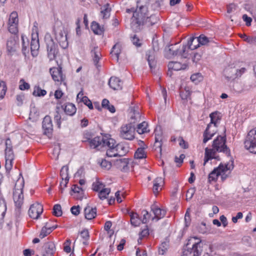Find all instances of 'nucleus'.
<instances>
[{
	"label": "nucleus",
	"instance_id": "obj_33",
	"mask_svg": "<svg viewBox=\"0 0 256 256\" xmlns=\"http://www.w3.org/2000/svg\"><path fill=\"white\" fill-rule=\"evenodd\" d=\"M146 147H140L137 149L134 154V158L136 159H142L146 158V156L144 151Z\"/></svg>",
	"mask_w": 256,
	"mask_h": 256
},
{
	"label": "nucleus",
	"instance_id": "obj_58",
	"mask_svg": "<svg viewBox=\"0 0 256 256\" xmlns=\"http://www.w3.org/2000/svg\"><path fill=\"white\" fill-rule=\"evenodd\" d=\"M190 80L193 82L197 83L198 82H200L202 80V74L200 73L193 74L190 76Z\"/></svg>",
	"mask_w": 256,
	"mask_h": 256
},
{
	"label": "nucleus",
	"instance_id": "obj_10",
	"mask_svg": "<svg viewBox=\"0 0 256 256\" xmlns=\"http://www.w3.org/2000/svg\"><path fill=\"white\" fill-rule=\"evenodd\" d=\"M234 168V160L230 158V162L227 164H220L219 166L214 168L208 176L209 181L216 180L221 172H224V170H233Z\"/></svg>",
	"mask_w": 256,
	"mask_h": 256
},
{
	"label": "nucleus",
	"instance_id": "obj_60",
	"mask_svg": "<svg viewBox=\"0 0 256 256\" xmlns=\"http://www.w3.org/2000/svg\"><path fill=\"white\" fill-rule=\"evenodd\" d=\"M61 118L62 116L59 112L56 111L54 116V120L58 125V127L60 128L61 125Z\"/></svg>",
	"mask_w": 256,
	"mask_h": 256
},
{
	"label": "nucleus",
	"instance_id": "obj_40",
	"mask_svg": "<svg viewBox=\"0 0 256 256\" xmlns=\"http://www.w3.org/2000/svg\"><path fill=\"white\" fill-rule=\"evenodd\" d=\"M110 189L109 188H102L99 191L98 196V198L104 200L107 198V196L110 194Z\"/></svg>",
	"mask_w": 256,
	"mask_h": 256
},
{
	"label": "nucleus",
	"instance_id": "obj_56",
	"mask_svg": "<svg viewBox=\"0 0 256 256\" xmlns=\"http://www.w3.org/2000/svg\"><path fill=\"white\" fill-rule=\"evenodd\" d=\"M142 224H146L148 222V220L150 218L151 214H149L146 210H142Z\"/></svg>",
	"mask_w": 256,
	"mask_h": 256
},
{
	"label": "nucleus",
	"instance_id": "obj_51",
	"mask_svg": "<svg viewBox=\"0 0 256 256\" xmlns=\"http://www.w3.org/2000/svg\"><path fill=\"white\" fill-rule=\"evenodd\" d=\"M7 90L6 83L3 82H0V100L4 98Z\"/></svg>",
	"mask_w": 256,
	"mask_h": 256
},
{
	"label": "nucleus",
	"instance_id": "obj_55",
	"mask_svg": "<svg viewBox=\"0 0 256 256\" xmlns=\"http://www.w3.org/2000/svg\"><path fill=\"white\" fill-rule=\"evenodd\" d=\"M190 92L189 90L184 89L180 92V96L182 100H187L190 97Z\"/></svg>",
	"mask_w": 256,
	"mask_h": 256
},
{
	"label": "nucleus",
	"instance_id": "obj_18",
	"mask_svg": "<svg viewBox=\"0 0 256 256\" xmlns=\"http://www.w3.org/2000/svg\"><path fill=\"white\" fill-rule=\"evenodd\" d=\"M104 138V136H96L92 139L88 138V141L89 142L90 147L98 150H101Z\"/></svg>",
	"mask_w": 256,
	"mask_h": 256
},
{
	"label": "nucleus",
	"instance_id": "obj_42",
	"mask_svg": "<svg viewBox=\"0 0 256 256\" xmlns=\"http://www.w3.org/2000/svg\"><path fill=\"white\" fill-rule=\"evenodd\" d=\"M168 69L174 70H179L183 69L182 66L180 63L176 62H170L168 64Z\"/></svg>",
	"mask_w": 256,
	"mask_h": 256
},
{
	"label": "nucleus",
	"instance_id": "obj_12",
	"mask_svg": "<svg viewBox=\"0 0 256 256\" xmlns=\"http://www.w3.org/2000/svg\"><path fill=\"white\" fill-rule=\"evenodd\" d=\"M50 72L54 80L64 82V84L66 85V83L64 82L66 76L62 74V67L59 66L57 68H52L50 69Z\"/></svg>",
	"mask_w": 256,
	"mask_h": 256
},
{
	"label": "nucleus",
	"instance_id": "obj_26",
	"mask_svg": "<svg viewBox=\"0 0 256 256\" xmlns=\"http://www.w3.org/2000/svg\"><path fill=\"white\" fill-rule=\"evenodd\" d=\"M122 52V45L120 43L116 44L112 47L110 52L112 56L115 58L116 62L118 61L119 55Z\"/></svg>",
	"mask_w": 256,
	"mask_h": 256
},
{
	"label": "nucleus",
	"instance_id": "obj_19",
	"mask_svg": "<svg viewBox=\"0 0 256 256\" xmlns=\"http://www.w3.org/2000/svg\"><path fill=\"white\" fill-rule=\"evenodd\" d=\"M154 54V52L152 51H148L146 52V56L152 72L156 74V62L155 60Z\"/></svg>",
	"mask_w": 256,
	"mask_h": 256
},
{
	"label": "nucleus",
	"instance_id": "obj_62",
	"mask_svg": "<svg viewBox=\"0 0 256 256\" xmlns=\"http://www.w3.org/2000/svg\"><path fill=\"white\" fill-rule=\"evenodd\" d=\"M232 170H224V172H221L219 176H221V179L222 181H224L228 177L229 174L230 173V171Z\"/></svg>",
	"mask_w": 256,
	"mask_h": 256
},
{
	"label": "nucleus",
	"instance_id": "obj_30",
	"mask_svg": "<svg viewBox=\"0 0 256 256\" xmlns=\"http://www.w3.org/2000/svg\"><path fill=\"white\" fill-rule=\"evenodd\" d=\"M64 109L65 113L69 116L74 115L76 110L75 106L72 103L66 104Z\"/></svg>",
	"mask_w": 256,
	"mask_h": 256
},
{
	"label": "nucleus",
	"instance_id": "obj_47",
	"mask_svg": "<svg viewBox=\"0 0 256 256\" xmlns=\"http://www.w3.org/2000/svg\"><path fill=\"white\" fill-rule=\"evenodd\" d=\"M169 246L168 242H164L162 243L160 246L159 247L158 253L160 254L164 255L166 250H168Z\"/></svg>",
	"mask_w": 256,
	"mask_h": 256
},
{
	"label": "nucleus",
	"instance_id": "obj_36",
	"mask_svg": "<svg viewBox=\"0 0 256 256\" xmlns=\"http://www.w3.org/2000/svg\"><path fill=\"white\" fill-rule=\"evenodd\" d=\"M91 28L94 32L97 34H101L103 32V28H102L98 22H92L91 25Z\"/></svg>",
	"mask_w": 256,
	"mask_h": 256
},
{
	"label": "nucleus",
	"instance_id": "obj_50",
	"mask_svg": "<svg viewBox=\"0 0 256 256\" xmlns=\"http://www.w3.org/2000/svg\"><path fill=\"white\" fill-rule=\"evenodd\" d=\"M80 236L84 240L83 244L86 245L88 244L87 241L89 240L90 238V235L88 230L86 229H84L80 232Z\"/></svg>",
	"mask_w": 256,
	"mask_h": 256
},
{
	"label": "nucleus",
	"instance_id": "obj_11",
	"mask_svg": "<svg viewBox=\"0 0 256 256\" xmlns=\"http://www.w3.org/2000/svg\"><path fill=\"white\" fill-rule=\"evenodd\" d=\"M187 45H183L182 50L180 51L178 48H174L172 44L170 45L165 48V56L168 58H172L174 56L180 55L183 58L187 57V54L186 53Z\"/></svg>",
	"mask_w": 256,
	"mask_h": 256
},
{
	"label": "nucleus",
	"instance_id": "obj_49",
	"mask_svg": "<svg viewBox=\"0 0 256 256\" xmlns=\"http://www.w3.org/2000/svg\"><path fill=\"white\" fill-rule=\"evenodd\" d=\"M98 163L101 166L102 168L106 170H109L112 166L111 162L107 161L105 159L99 160Z\"/></svg>",
	"mask_w": 256,
	"mask_h": 256
},
{
	"label": "nucleus",
	"instance_id": "obj_29",
	"mask_svg": "<svg viewBox=\"0 0 256 256\" xmlns=\"http://www.w3.org/2000/svg\"><path fill=\"white\" fill-rule=\"evenodd\" d=\"M40 48L38 39L32 38L30 42V50L33 56L37 55V51Z\"/></svg>",
	"mask_w": 256,
	"mask_h": 256
},
{
	"label": "nucleus",
	"instance_id": "obj_46",
	"mask_svg": "<svg viewBox=\"0 0 256 256\" xmlns=\"http://www.w3.org/2000/svg\"><path fill=\"white\" fill-rule=\"evenodd\" d=\"M110 10L111 9L108 4L104 6L103 9L101 11V13L103 14L104 18H108L110 17Z\"/></svg>",
	"mask_w": 256,
	"mask_h": 256
},
{
	"label": "nucleus",
	"instance_id": "obj_5",
	"mask_svg": "<svg viewBox=\"0 0 256 256\" xmlns=\"http://www.w3.org/2000/svg\"><path fill=\"white\" fill-rule=\"evenodd\" d=\"M102 148L106 150V155L108 157H115L118 156L116 149V142L112 138L104 136V140L102 143Z\"/></svg>",
	"mask_w": 256,
	"mask_h": 256
},
{
	"label": "nucleus",
	"instance_id": "obj_39",
	"mask_svg": "<svg viewBox=\"0 0 256 256\" xmlns=\"http://www.w3.org/2000/svg\"><path fill=\"white\" fill-rule=\"evenodd\" d=\"M256 86V80H252L248 81L244 86L243 91H248Z\"/></svg>",
	"mask_w": 256,
	"mask_h": 256
},
{
	"label": "nucleus",
	"instance_id": "obj_16",
	"mask_svg": "<svg viewBox=\"0 0 256 256\" xmlns=\"http://www.w3.org/2000/svg\"><path fill=\"white\" fill-rule=\"evenodd\" d=\"M150 209L154 214V216L152 218V221L158 222L166 216V210L160 208L155 203L151 206Z\"/></svg>",
	"mask_w": 256,
	"mask_h": 256
},
{
	"label": "nucleus",
	"instance_id": "obj_2",
	"mask_svg": "<svg viewBox=\"0 0 256 256\" xmlns=\"http://www.w3.org/2000/svg\"><path fill=\"white\" fill-rule=\"evenodd\" d=\"M147 8L144 6H141L134 12L132 18L131 27L134 31L140 30L141 26H143L146 22L147 14Z\"/></svg>",
	"mask_w": 256,
	"mask_h": 256
},
{
	"label": "nucleus",
	"instance_id": "obj_1",
	"mask_svg": "<svg viewBox=\"0 0 256 256\" xmlns=\"http://www.w3.org/2000/svg\"><path fill=\"white\" fill-rule=\"evenodd\" d=\"M202 252V244L196 237L190 238L184 246L181 256H200Z\"/></svg>",
	"mask_w": 256,
	"mask_h": 256
},
{
	"label": "nucleus",
	"instance_id": "obj_20",
	"mask_svg": "<svg viewBox=\"0 0 256 256\" xmlns=\"http://www.w3.org/2000/svg\"><path fill=\"white\" fill-rule=\"evenodd\" d=\"M204 165H205L206 163L210 160L213 158L220 160L219 157L216 156V152H218L214 148H206L204 150Z\"/></svg>",
	"mask_w": 256,
	"mask_h": 256
},
{
	"label": "nucleus",
	"instance_id": "obj_7",
	"mask_svg": "<svg viewBox=\"0 0 256 256\" xmlns=\"http://www.w3.org/2000/svg\"><path fill=\"white\" fill-rule=\"evenodd\" d=\"M212 38H209L204 34H200L198 37H192L188 42V48L194 50L200 46V45H206L212 41Z\"/></svg>",
	"mask_w": 256,
	"mask_h": 256
},
{
	"label": "nucleus",
	"instance_id": "obj_35",
	"mask_svg": "<svg viewBox=\"0 0 256 256\" xmlns=\"http://www.w3.org/2000/svg\"><path fill=\"white\" fill-rule=\"evenodd\" d=\"M152 232V230H150L148 228V226H145V228L143 230H142L139 234L140 236L138 240V242L140 243V240H141L143 238L148 236Z\"/></svg>",
	"mask_w": 256,
	"mask_h": 256
},
{
	"label": "nucleus",
	"instance_id": "obj_13",
	"mask_svg": "<svg viewBox=\"0 0 256 256\" xmlns=\"http://www.w3.org/2000/svg\"><path fill=\"white\" fill-rule=\"evenodd\" d=\"M42 212V206L38 202H36L30 206L28 210V214L31 218L36 220L39 218Z\"/></svg>",
	"mask_w": 256,
	"mask_h": 256
},
{
	"label": "nucleus",
	"instance_id": "obj_8",
	"mask_svg": "<svg viewBox=\"0 0 256 256\" xmlns=\"http://www.w3.org/2000/svg\"><path fill=\"white\" fill-rule=\"evenodd\" d=\"M135 130V126L132 123L122 124L119 130V136L122 139L132 140L134 138Z\"/></svg>",
	"mask_w": 256,
	"mask_h": 256
},
{
	"label": "nucleus",
	"instance_id": "obj_34",
	"mask_svg": "<svg viewBox=\"0 0 256 256\" xmlns=\"http://www.w3.org/2000/svg\"><path fill=\"white\" fill-rule=\"evenodd\" d=\"M155 142L154 144V147L155 150L157 148H159L160 152L162 151V136L160 134H157L156 132L155 131Z\"/></svg>",
	"mask_w": 256,
	"mask_h": 256
},
{
	"label": "nucleus",
	"instance_id": "obj_41",
	"mask_svg": "<svg viewBox=\"0 0 256 256\" xmlns=\"http://www.w3.org/2000/svg\"><path fill=\"white\" fill-rule=\"evenodd\" d=\"M158 21V18L155 15H152L150 17L147 16L146 20L145 23L148 26H150L157 23Z\"/></svg>",
	"mask_w": 256,
	"mask_h": 256
},
{
	"label": "nucleus",
	"instance_id": "obj_23",
	"mask_svg": "<svg viewBox=\"0 0 256 256\" xmlns=\"http://www.w3.org/2000/svg\"><path fill=\"white\" fill-rule=\"evenodd\" d=\"M84 217L88 220L95 218L96 216V208L87 205L84 209Z\"/></svg>",
	"mask_w": 256,
	"mask_h": 256
},
{
	"label": "nucleus",
	"instance_id": "obj_43",
	"mask_svg": "<svg viewBox=\"0 0 256 256\" xmlns=\"http://www.w3.org/2000/svg\"><path fill=\"white\" fill-rule=\"evenodd\" d=\"M116 148L118 152V156H122L128 152V148L120 144H117Z\"/></svg>",
	"mask_w": 256,
	"mask_h": 256
},
{
	"label": "nucleus",
	"instance_id": "obj_3",
	"mask_svg": "<svg viewBox=\"0 0 256 256\" xmlns=\"http://www.w3.org/2000/svg\"><path fill=\"white\" fill-rule=\"evenodd\" d=\"M24 186V180L22 178L20 181L18 180L16 183L13 192V199L16 207V214H20V209L24 203L23 188Z\"/></svg>",
	"mask_w": 256,
	"mask_h": 256
},
{
	"label": "nucleus",
	"instance_id": "obj_53",
	"mask_svg": "<svg viewBox=\"0 0 256 256\" xmlns=\"http://www.w3.org/2000/svg\"><path fill=\"white\" fill-rule=\"evenodd\" d=\"M210 122L214 125H217L218 122L220 121V119L217 116V112H212L210 114Z\"/></svg>",
	"mask_w": 256,
	"mask_h": 256
},
{
	"label": "nucleus",
	"instance_id": "obj_22",
	"mask_svg": "<svg viewBox=\"0 0 256 256\" xmlns=\"http://www.w3.org/2000/svg\"><path fill=\"white\" fill-rule=\"evenodd\" d=\"M128 160L126 158H120L114 162V166L122 172H126L128 170Z\"/></svg>",
	"mask_w": 256,
	"mask_h": 256
},
{
	"label": "nucleus",
	"instance_id": "obj_25",
	"mask_svg": "<svg viewBox=\"0 0 256 256\" xmlns=\"http://www.w3.org/2000/svg\"><path fill=\"white\" fill-rule=\"evenodd\" d=\"M237 73L238 70L234 68L228 67L226 68L224 70V76L228 80H230L236 78V76H238Z\"/></svg>",
	"mask_w": 256,
	"mask_h": 256
},
{
	"label": "nucleus",
	"instance_id": "obj_45",
	"mask_svg": "<svg viewBox=\"0 0 256 256\" xmlns=\"http://www.w3.org/2000/svg\"><path fill=\"white\" fill-rule=\"evenodd\" d=\"M72 191L73 192L77 193L78 194V196H76V198L81 199L82 198L83 190L80 187H79L76 184H74L72 188Z\"/></svg>",
	"mask_w": 256,
	"mask_h": 256
},
{
	"label": "nucleus",
	"instance_id": "obj_59",
	"mask_svg": "<svg viewBox=\"0 0 256 256\" xmlns=\"http://www.w3.org/2000/svg\"><path fill=\"white\" fill-rule=\"evenodd\" d=\"M5 158H8V160H13L14 154L12 150H5Z\"/></svg>",
	"mask_w": 256,
	"mask_h": 256
},
{
	"label": "nucleus",
	"instance_id": "obj_57",
	"mask_svg": "<svg viewBox=\"0 0 256 256\" xmlns=\"http://www.w3.org/2000/svg\"><path fill=\"white\" fill-rule=\"evenodd\" d=\"M92 186V190L96 192H99L104 186L103 184L98 181H96V182H94Z\"/></svg>",
	"mask_w": 256,
	"mask_h": 256
},
{
	"label": "nucleus",
	"instance_id": "obj_44",
	"mask_svg": "<svg viewBox=\"0 0 256 256\" xmlns=\"http://www.w3.org/2000/svg\"><path fill=\"white\" fill-rule=\"evenodd\" d=\"M51 232V230L49 228L48 223L46 222L45 226L42 228L40 234V237L43 238Z\"/></svg>",
	"mask_w": 256,
	"mask_h": 256
},
{
	"label": "nucleus",
	"instance_id": "obj_52",
	"mask_svg": "<svg viewBox=\"0 0 256 256\" xmlns=\"http://www.w3.org/2000/svg\"><path fill=\"white\" fill-rule=\"evenodd\" d=\"M61 206L59 204H55L53 208V214L56 216H60L62 215Z\"/></svg>",
	"mask_w": 256,
	"mask_h": 256
},
{
	"label": "nucleus",
	"instance_id": "obj_6",
	"mask_svg": "<svg viewBox=\"0 0 256 256\" xmlns=\"http://www.w3.org/2000/svg\"><path fill=\"white\" fill-rule=\"evenodd\" d=\"M48 56L50 60H54L58 52V44L55 43L50 34H46L44 36Z\"/></svg>",
	"mask_w": 256,
	"mask_h": 256
},
{
	"label": "nucleus",
	"instance_id": "obj_61",
	"mask_svg": "<svg viewBox=\"0 0 256 256\" xmlns=\"http://www.w3.org/2000/svg\"><path fill=\"white\" fill-rule=\"evenodd\" d=\"M195 192H196L195 188H190V189H188L187 191L186 194V200H190V199H192V198L193 197Z\"/></svg>",
	"mask_w": 256,
	"mask_h": 256
},
{
	"label": "nucleus",
	"instance_id": "obj_15",
	"mask_svg": "<svg viewBox=\"0 0 256 256\" xmlns=\"http://www.w3.org/2000/svg\"><path fill=\"white\" fill-rule=\"evenodd\" d=\"M217 125L209 124L203 134V143L206 144L208 140L212 139L217 132Z\"/></svg>",
	"mask_w": 256,
	"mask_h": 256
},
{
	"label": "nucleus",
	"instance_id": "obj_38",
	"mask_svg": "<svg viewBox=\"0 0 256 256\" xmlns=\"http://www.w3.org/2000/svg\"><path fill=\"white\" fill-rule=\"evenodd\" d=\"M163 182V180L162 178H156L154 180V186L153 191L154 194H156L158 192V188L160 186V184Z\"/></svg>",
	"mask_w": 256,
	"mask_h": 256
},
{
	"label": "nucleus",
	"instance_id": "obj_54",
	"mask_svg": "<svg viewBox=\"0 0 256 256\" xmlns=\"http://www.w3.org/2000/svg\"><path fill=\"white\" fill-rule=\"evenodd\" d=\"M18 24H10L8 22V31L12 34H14V36L18 32Z\"/></svg>",
	"mask_w": 256,
	"mask_h": 256
},
{
	"label": "nucleus",
	"instance_id": "obj_9",
	"mask_svg": "<svg viewBox=\"0 0 256 256\" xmlns=\"http://www.w3.org/2000/svg\"><path fill=\"white\" fill-rule=\"evenodd\" d=\"M244 148L250 152L256 154V128L250 130L244 142Z\"/></svg>",
	"mask_w": 256,
	"mask_h": 256
},
{
	"label": "nucleus",
	"instance_id": "obj_28",
	"mask_svg": "<svg viewBox=\"0 0 256 256\" xmlns=\"http://www.w3.org/2000/svg\"><path fill=\"white\" fill-rule=\"evenodd\" d=\"M130 223L134 226H139L142 222L138 214L136 212H132L130 214Z\"/></svg>",
	"mask_w": 256,
	"mask_h": 256
},
{
	"label": "nucleus",
	"instance_id": "obj_24",
	"mask_svg": "<svg viewBox=\"0 0 256 256\" xmlns=\"http://www.w3.org/2000/svg\"><path fill=\"white\" fill-rule=\"evenodd\" d=\"M42 256H54L55 252V245L52 242L46 243L44 246Z\"/></svg>",
	"mask_w": 256,
	"mask_h": 256
},
{
	"label": "nucleus",
	"instance_id": "obj_27",
	"mask_svg": "<svg viewBox=\"0 0 256 256\" xmlns=\"http://www.w3.org/2000/svg\"><path fill=\"white\" fill-rule=\"evenodd\" d=\"M68 166H64L62 167L60 172V176L62 180H64L65 181V183L64 184V187H66L67 184L69 181L70 178L68 176Z\"/></svg>",
	"mask_w": 256,
	"mask_h": 256
},
{
	"label": "nucleus",
	"instance_id": "obj_17",
	"mask_svg": "<svg viewBox=\"0 0 256 256\" xmlns=\"http://www.w3.org/2000/svg\"><path fill=\"white\" fill-rule=\"evenodd\" d=\"M18 38L16 36H11L7 41L6 48L8 53L12 54L18 48Z\"/></svg>",
	"mask_w": 256,
	"mask_h": 256
},
{
	"label": "nucleus",
	"instance_id": "obj_32",
	"mask_svg": "<svg viewBox=\"0 0 256 256\" xmlns=\"http://www.w3.org/2000/svg\"><path fill=\"white\" fill-rule=\"evenodd\" d=\"M148 124L146 122H143L138 124L137 126L136 131L139 134H143L148 132L150 130L148 128Z\"/></svg>",
	"mask_w": 256,
	"mask_h": 256
},
{
	"label": "nucleus",
	"instance_id": "obj_48",
	"mask_svg": "<svg viewBox=\"0 0 256 256\" xmlns=\"http://www.w3.org/2000/svg\"><path fill=\"white\" fill-rule=\"evenodd\" d=\"M8 22H10V24H18V14L16 12H13L10 14Z\"/></svg>",
	"mask_w": 256,
	"mask_h": 256
},
{
	"label": "nucleus",
	"instance_id": "obj_63",
	"mask_svg": "<svg viewBox=\"0 0 256 256\" xmlns=\"http://www.w3.org/2000/svg\"><path fill=\"white\" fill-rule=\"evenodd\" d=\"M20 82L22 83V84L19 86V88L20 90H24L30 88V84L28 83L25 82L24 80H20Z\"/></svg>",
	"mask_w": 256,
	"mask_h": 256
},
{
	"label": "nucleus",
	"instance_id": "obj_14",
	"mask_svg": "<svg viewBox=\"0 0 256 256\" xmlns=\"http://www.w3.org/2000/svg\"><path fill=\"white\" fill-rule=\"evenodd\" d=\"M42 128L44 130V134L50 138L52 136L53 131V125L51 118L48 116H46L42 121Z\"/></svg>",
	"mask_w": 256,
	"mask_h": 256
},
{
	"label": "nucleus",
	"instance_id": "obj_4",
	"mask_svg": "<svg viewBox=\"0 0 256 256\" xmlns=\"http://www.w3.org/2000/svg\"><path fill=\"white\" fill-rule=\"evenodd\" d=\"M226 135L218 136L212 142V147L214 148L218 152H223L228 157H230L234 160L230 156V148L226 145Z\"/></svg>",
	"mask_w": 256,
	"mask_h": 256
},
{
	"label": "nucleus",
	"instance_id": "obj_37",
	"mask_svg": "<svg viewBox=\"0 0 256 256\" xmlns=\"http://www.w3.org/2000/svg\"><path fill=\"white\" fill-rule=\"evenodd\" d=\"M46 94V91L42 90L39 86H36L34 87L32 94L35 96H42Z\"/></svg>",
	"mask_w": 256,
	"mask_h": 256
},
{
	"label": "nucleus",
	"instance_id": "obj_64",
	"mask_svg": "<svg viewBox=\"0 0 256 256\" xmlns=\"http://www.w3.org/2000/svg\"><path fill=\"white\" fill-rule=\"evenodd\" d=\"M82 98L83 101L82 102H84V104L87 106L90 109L92 110L94 108L92 102L88 99V98L87 96H85Z\"/></svg>",
	"mask_w": 256,
	"mask_h": 256
},
{
	"label": "nucleus",
	"instance_id": "obj_21",
	"mask_svg": "<svg viewBox=\"0 0 256 256\" xmlns=\"http://www.w3.org/2000/svg\"><path fill=\"white\" fill-rule=\"evenodd\" d=\"M123 82L116 77H111L108 81L109 86L114 90H121Z\"/></svg>",
	"mask_w": 256,
	"mask_h": 256
},
{
	"label": "nucleus",
	"instance_id": "obj_31",
	"mask_svg": "<svg viewBox=\"0 0 256 256\" xmlns=\"http://www.w3.org/2000/svg\"><path fill=\"white\" fill-rule=\"evenodd\" d=\"M91 53H92V56H94V58H93L95 66H97L98 63L100 58V56H101L100 50L98 46L94 47V49L91 50Z\"/></svg>",
	"mask_w": 256,
	"mask_h": 256
}]
</instances>
